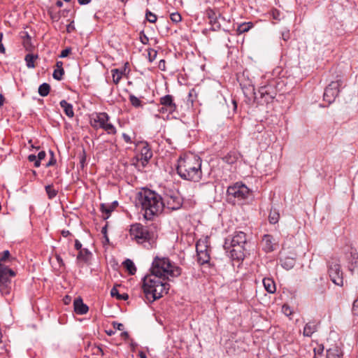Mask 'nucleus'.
<instances>
[{
	"mask_svg": "<svg viewBox=\"0 0 358 358\" xmlns=\"http://www.w3.org/2000/svg\"><path fill=\"white\" fill-rule=\"evenodd\" d=\"M129 100L131 106H134V108H141L143 106L142 101H141L138 97H136L134 94L129 95Z\"/></svg>",
	"mask_w": 358,
	"mask_h": 358,
	"instance_id": "c9c22d12",
	"label": "nucleus"
},
{
	"mask_svg": "<svg viewBox=\"0 0 358 358\" xmlns=\"http://www.w3.org/2000/svg\"><path fill=\"white\" fill-rule=\"evenodd\" d=\"M55 258L57 259V262H58V264H59L60 266H64L65 264H64V262L62 259V258L61 257V256L59 255H55Z\"/></svg>",
	"mask_w": 358,
	"mask_h": 358,
	"instance_id": "603ef678",
	"label": "nucleus"
},
{
	"mask_svg": "<svg viewBox=\"0 0 358 358\" xmlns=\"http://www.w3.org/2000/svg\"><path fill=\"white\" fill-rule=\"evenodd\" d=\"M343 356V352L338 346H334L327 350V358H341Z\"/></svg>",
	"mask_w": 358,
	"mask_h": 358,
	"instance_id": "b1692460",
	"label": "nucleus"
},
{
	"mask_svg": "<svg viewBox=\"0 0 358 358\" xmlns=\"http://www.w3.org/2000/svg\"><path fill=\"white\" fill-rule=\"evenodd\" d=\"M111 74L113 83L117 85L122 79L124 71L120 70L119 69H113L111 70Z\"/></svg>",
	"mask_w": 358,
	"mask_h": 358,
	"instance_id": "2f4dec72",
	"label": "nucleus"
},
{
	"mask_svg": "<svg viewBox=\"0 0 358 358\" xmlns=\"http://www.w3.org/2000/svg\"><path fill=\"white\" fill-rule=\"evenodd\" d=\"M348 259L350 264L349 270L352 274L355 269L358 266V253L356 250L350 249V256L348 257Z\"/></svg>",
	"mask_w": 358,
	"mask_h": 358,
	"instance_id": "aec40b11",
	"label": "nucleus"
},
{
	"mask_svg": "<svg viewBox=\"0 0 358 358\" xmlns=\"http://www.w3.org/2000/svg\"><path fill=\"white\" fill-rule=\"evenodd\" d=\"M117 289L115 287H113L110 290L111 296H115L118 299V295H120Z\"/></svg>",
	"mask_w": 358,
	"mask_h": 358,
	"instance_id": "3c124183",
	"label": "nucleus"
},
{
	"mask_svg": "<svg viewBox=\"0 0 358 358\" xmlns=\"http://www.w3.org/2000/svg\"><path fill=\"white\" fill-rule=\"evenodd\" d=\"M197 260L200 264H207L210 261V255L208 252L207 240H199L196 244Z\"/></svg>",
	"mask_w": 358,
	"mask_h": 358,
	"instance_id": "f8f14e48",
	"label": "nucleus"
},
{
	"mask_svg": "<svg viewBox=\"0 0 358 358\" xmlns=\"http://www.w3.org/2000/svg\"><path fill=\"white\" fill-rule=\"evenodd\" d=\"M46 153L45 151H41L37 155V161L35 162V167H39L41 165V161L45 159Z\"/></svg>",
	"mask_w": 358,
	"mask_h": 358,
	"instance_id": "37998d69",
	"label": "nucleus"
},
{
	"mask_svg": "<svg viewBox=\"0 0 358 358\" xmlns=\"http://www.w3.org/2000/svg\"><path fill=\"white\" fill-rule=\"evenodd\" d=\"M262 243L264 250L266 252H272L275 249V245L276 243L273 237L270 234L264 235Z\"/></svg>",
	"mask_w": 358,
	"mask_h": 358,
	"instance_id": "a211bd4d",
	"label": "nucleus"
},
{
	"mask_svg": "<svg viewBox=\"0 0 358 358\" xmlns=\"http://www.w3.org/2000/svg\"><path fill=\"white\" fill-rule=\"evenodd\" d=\"M282 267L289 270L294 267L295 261L293 258H285L284 260H281Z\"/></svg>",
	"mask_w": 358,
	"mask_h": 358,
	"instance_id": "4c0bfd02",
	"label": "nucleus"
},
{
	"mask_svg": "<svg viewBox=\"0 0 358 358\" xmlns=\"http://www.w3.org/2000/svg\"><path fill=\"white\" fill-rule=\"evenodd\" d=\"M206 13L208 18L209 19V22L211 25V29L213 31H219L221 29L226 32L229 31L227 27H223L222 24L221 23L220 20L226 22V19L219 12L211 8H208L206 11Z\"/></svg>",
	"mask_w": 358,
	"mask_h": 358,
	"instance_id": "9d476101",
	"label": "nucleus"
},
{
	"mask_svg": "<svg viewBox=\"0 0 358 358\" xmlns=\"http://www.w3.org/2000/svg\"><path fill=\"white\" fill-rule=\"evenodd\" d=\"M93 353L96 355L104 356L106 354L103 352V349L99 346H96L93 349Z\"/></svg>",
	"mask_w": 358,
	"mask_h": 358,
	"instance_id": "de8ad7c7",
	"label": "nucleus"
},
{
	"mask_svg": "<svg viewBox=\"0 0 358 358\" xmlns=\"http://www.w3.org/2000/svg\"><path fill=\"white\" fill-rule=\"evenodd\" d=\"M159 103L162 106L159 110L160 113L173 114L177 110V106L174 102V99L172 95L167 94L162 96L159 99Z\"/></svg>",
	"mask_w": 358,
	"mask_h": 358,
	"instance_id": "ddd939ff",
	"label": "nucleus"
},
{
	"mask_svg": "<svg viewBox=\"0 0 358 358\" xmlns=\"http://www.w3.org/2000/svg\"><path fill=\"white\" fill-rule=\"evenodd\" d=\"M164 203V208L171 210H178L182 205V199L178 191L167 189L164 192L162 197Z\"/></svg>",
	"mask_w": 358,
	"mask_h": 358,
	"instance_id": "0eeeda50",
	"label": "nucleus"
},
{
	"mask_svg": "<svg viewBox=\"0 0 358 358\" xmlns=\"http://www.w3.org/2000/svg\"><path fill=\"white\" fill-rule=\"evenodd\" d=\"M75 248L80 251V250H83L82 244L80 243V242L78 240L75 241Z\"/></svg>",
	"mask_w": 358,
	"mask_h": 358,
	"instance_id": "bf43d9fd",
	"label": "nucleus"
},
{
	"mask_svg": "<svg viewBox=\"0 0 358 358\" xmlns=\"http://www.w3.org/2000/svg\"><path fill=\"white\" fill-rule=\"evenodd\" d=\"M61 234L64 237H67L68 236L71 235V232L68 230H62Z\"/></svg>",
	"mask_w": 358,
	"mask_h": 358,
	"instance_id": "680f3d73",
	"label": "nucleus"
},
{
	"mask_svg": "<svg viewBox=\"0 0 358 358\" xmlns=\"http://www.w3.org/2000/svg\"><path fill=\"white\" fill-rule=\"evenodd\" d=\"M314 357L313 358H316L317 356L322 355L324 352V347L322 345H317L316 347L313 348Z\"/></svg>",
	"mask_w": 358,
	"mask_h": 358,
	"instance_id": "79ce46f5",
	"label": "nucleus"
},
{
	"mask_svg": "<svg viewBox=\"0 0 358 358\" xmlns=\"http://www.w3.org/2000/svg\"><path fill=\"white\" fill-rule=\"evenodd\" d=\"M145 18L150 23H155L157 20V15L148 9L145 12Z\"/></svg>",
	"mask_w": 358,
	"mask_h": 358,
	"instance_id": "ea45409f",
	"label": "nucleus"
},
{
	"mask_svg": "<svg viewBox=\"0 0 358 358\" xmlns=\"http://www.w3.org/2000/svg\"><path fill=\"white\" fill-rule=\"evenodd\" d=\"M122 138H123V139L124 140V141L126 143H131V137L128 134L124 133L122 134Z\"/></svg>",
	"mask_w": 358,
	"mask_h": 358,
	"instance_id": "4d7b16f0",
	"label": "nucleus"
},
{
	"mask_svg": "<svg viewBox=\"0 0 358 358\" xmlns=\"http://www.w3.org/2000/svg\"><path fill=\"white\" fill-rule=\"evenodd\" d=\"M5 98L2 94H0V107L3 105Z\"/></svg>",
	"mask_w": 358,
	"mask_h": 358,
	"instance_id": "69168bd1",
	"label": "nucleus"
},
{
	"mask_svg": "<svg viewBox=\"0 0 358 358\" xmlns=\"http://www.w3.org/2000/svg\"><path fill=\"white\" fill-rule=\"evenodd\" d=\"M247 242L246 234L243 231L235 233L231 240L229 239V246L230 247H243Z\"/></svg>",
	"mask_w": 358,
	"mask_h": 358,
	"instance_id": "dca6fc26",
	"label": "nucleus"
},
{
	"mask_svg": "<svg viewBox=\"0 0 358 358\" xmlns=\"http://www.w3.org/2000/svg\"><path fill=\"white\" fill-rule=\"evenodd\" d=\"M227 200L229 203H235L236 199L241 201L248 197L249 188L243 183L236 182L227 188Z\"/></svg>",
	"mask_w": 358,
	"mask_h": 358,
	"instance_id": "423d86ee",
	"label": "nucleus"
},
{
	"mask_svg": "<svg viewBox=\"0 0 358 358\" xmlns=\"http://www.w3.org/2000/svg\"><path fill=\"white\" fill-rule=\"evenodd\" d=\"M123 264L130 275L135 274V273L136 271V268L134 265V263L131 259H126L123 262Z\"/></svg>",
	"mask_w": 358,
	"mask_h": 358,
	"instance_id": "473e14b6",
	"label": "nucleus"
},
{
	"mask_svg": "<svg viewBox=\"0 0 358 358\" xmlns=\"http://www.w3.org/2000/svg\"><path fill=\"white\" fill-rule=\"evenodd\" d=\"M92 0H78L80 5H85L89 3Z\"/></svg>",
	"mask_w": 358,
	"mask_h": 358,
	"instance_id": "e2e57ef3",
	"label": "nucleus"
},
{
	"mask_svg": "<svg viewBox=\"0 0 358 358\" xmlns=\"http://www.w3.org/2000/svg\"><path fill=\"white\" fill-rule=\"evenodd\" d=\"M129 298V296L127 294H120L118 295V299L119 300H127Z\"/></svg>",
	"mask_w": 358,
	"mask_h": 358,
	"instance_id": "052dcab7",
	"label": "nucleus"
},
{
	"mask_svg": "<svg viewBox=\"0 0 358 358\" xmlns=\"http://www.w3.org/2000/svg\"><path fill=\"white\" fill-rule=\"evenodd\" d=\"M56 6L59 8L62 7L63 6V2L60 0L57 1Z\"/></svg>",
	"mask_w": 358,
	"mask_h": 358,
	"instance_id": "774afa93",
	"label": "nucleus"
},
{
	"mask_svg": "<svg viewBox=\"0 0 358 358\" xmlns=\"http://www.w3.org/2000/svg\"><path fill=\"white\" fill-rule=\"evenodd\" d=\"M242 89L245 96L248 99L249 103L257 102V103L260 105L268 104L272 102L278 92L275 81L262 86L257 93L255 92L253 85H250L245 88L243 87Z\"/></svg>",
	"mask_w": 358,
	"mask_h": 358,
	"instance_id": "20e7f679",
	"label": "nucleus"
},
{
	"mask_svg": "<svg viewBox=\"0 0 358 358\" xmlns=\"http://www.w3.org/2000/svg\"><path fill=\"white\" fill-rule=\"evenodd\" d=\"M112 325L114 329L122 331L124 329V325L122 323H119L117 322H113Z\"/></svg>",
	"mask_w": 358,
	"mask_h": 358,
	"instance_id": "8fccbe9b",
	"label": "nucleus"
},
{
	"mask_svg": "<svg viewBox=\"0 0 358 358\" xmlns=\"http://www.w3.org/2000/svg\"><path fill=\"white\" fill-rule=\"evenodd\" d=\"M150 271L151 273L143 279L142 287L146 300L151 303L168 293L170 285L164 280L179 276L181 268L173 265L169 258L156 257Z\"/></svg>",
	"mask_w": 358,
	"mask_h": 358,
	"instance_id": "f257e3e1",
	"label": "nucleus"
},
{
	"mask_svg": "<svg viewBox=\"0 0 358 358\" xmlns=\"http://www.w3.org/2000/svg\"><path fill=\"white\" fill-rule=\"evenodd\" d=\"M263 285L265 289L271 294H273L276 290L275 284L272 278H264L263 279Z\"/></svg>",
	"mask_w": 358,
	"mask_h": 358,
	"instance_id": "a878e982",
	"label": "nucleus"
},
{
	"mask_svg": "<svg viewBox=\"0 0 358 358\" xmlns=\"http://www.w3.org/2000/svg\"><path fill=\"white\" fill-rule=\"evenodd\" d=\"M28 160H29V162H34V163H35V162H36V161H37V156H36V155H33V154L29 155L28 156Z\"/></svg>",
	"mask_w": 358,
	"mask_h": 358,
	"instance_id": "13d9d810",
	"label": "nucleus"
},
{
	"mask_svg": "<svg viewBox=\"0 0 358 358\" xmlns=\"http://www.w3.org/2000/svg\"><path fill=\"white\" fill-rule=\"evenodd\" d=\"M157 55V52L154 50H151L149 52V59L150 62H152Z\"/></svg>",
	"mask_w": 358,
	"mask_h": 358,
	"instance_id": "864d4df0",
	"label": "nucleus"
},
{
	"mask_svg": "<svg viewBox=\"0 0 358 358\" xmlns=\"http://www.w3.org/2000/svg\"><path fill=\"white\" fill-rule=\"evenodd\" d=\"M22 38L23 39V45L27 50H31L34 48V45L31 41V36L28 34V32H23L22 35Z\"/></svg>",
	"mask_w": 358,
	"mask_h": 358,
	"instance_id": "7c9ffc66",
	"label": "nucleus"
},
{
	"mask_svg": "<svg viewBox=\"0 0 358 358\" xmlns=\"http://www.w3.org/2000/svg\"><path fill=\"white\" fill-rule=\"evenodd\" d=\"M60 106L64 109V113L69 117L74 116V112L72 104L68 103L66 100H62L59 103Z\"/></svg>",
	"mask_w": 358,
	"mask_h": 358,
	"instance_id": "cd10ccee",
	"label": "nucleus"
},
{
	"mask_svg": "<svg viewBox=\"0 0 358 358\" xmlns=\"http://www.w3.org/2000/svg\"><path fill=\"white\" fill-rule=\"evenodd\" d=\"M15 259L11 257L10 253L8 250H4L0 253V267H8L3 264L4 262H11Z\"/></svg>",
	"mask_w": 358,
	"mask_h": 358,
	"instance_id": "c85d7f7f",
	"label": "nucleus"
},
{
	"mask_svg": "<svg viewBox=\"0 0 358 358\" xmlns=\"http://www.w3.org/2000/svg\"><path fill=\"white\" fill-rule=\"evenodd\" d=\"M50 91V85L46 83L41 84L38 87V94L41 96H46Z\"/></svg>",
	"mask_w": 358,
	"mask_h": 358,
	"instance_id": "f704fd0d",
	"label": "nucleus"
},
{
	"mask_svg": "<svg viewBox=\"0 0 358 358\" xmlns=\"http://www.w3.org/2000/svg\"><path fill=\"white\" fill-rule=\"evenodd\" d=\"M16 273L8 267H0V292L2 294H9L11 289V278Z\"/></svg>",
	"mask_w": 358,
	"mask_h": 358,
	"instance_id": "6e6552de",
	"label": "nucleus"
},
{
	"mask_svg": "<svg viewBox=\"0 0 358 358\" xmlns=\"http://www.w3.org/2000/svg\"><path fill=\"white\" fill-rule=\"evenodd\" d=\"M103 129L106 131L108 134H115L117 131L114 125L108 122H106Z\"/></svg>",
	"mask_w": 358,
	"mask_h": 358,
	"instance_id": "a19ab883",
	"label": "nucleus"
},
{
	"mask_svg": "<svg viewBox=\"0 0 358 358\" xmlns=\"http://www.w3.org/2000/svg\"><path fill=\"white\" fill-rule=\"evenodd\" d=\"M91 257H92L91 252L88 249L84 248L83 250H80V251H79V253L77 256V260L78 262H83L85 263H87L90 261Z\"/></svg>",
	"mask_w": 358,
	"mask_h": 358,
	"instance_id": "393cba45",
	"label": "nucleus"
},
{
	"mask_svg": "<svg viewBox=\"0 0 358 358\" xmlns=\"http://www.w3.org/2000/svg\"><path fill=\"white\" fill-rule=\"evenodd\" d=\"M74 311L78 315H84L87 313L88 306L85 304L80 297L75 299L73 301Z\"/></svg>",
	"mask_w": 358,
	"mask_h": 358,
	"instance_id": "6ab92c4d",
	"label": "nucleus"
},
{
	"mask_svg": "<svg viewBox=\"0 0 358 358\" xmlns=\"http://www.w3.org/2000/svg\"><path fill=\"white\" fill-rule=\"evenodd\" d=\"M110 120L106 113H96L90 117V125L96 130L104 128L105 124Z\"/></svg>",
	"mask_w": 358,
	"mask_h": 358,
	"instance_id": "4468645a",
	"label": "nucleus"
},
{
	"mask_svg": "<svg viewBox=\"0 0 358 358\" xmlns=\"http://www.w3.org/2000/svg\"><path fill=\"white\" fill-rule=\"evenodd\" d=\"M240 157V152L236 150H231L222 157V160L228 164H234L238 161Z\"/></svg>",
	"mask_w": 358,
	"mask_h": 358,
	"instance_id": "412c9836",
	"label": "nucleus"
},
{
	"mask_svg": "<svg viewBox=\"0 0 358 358\" xmlns=\"http://www.w3.org/2000/svg\"><path fill=\"white\" fill-rule=\"evenodd\" d=\"M201 164L202 160L198 155L186 154L178 161L177 173L182 179L199 182L202 178Z\"/></svg>",
	"mask_w": 358,
	"mask_h": 358,
	"instance_id": "7ed1b4c3",
	"label": "nucleus"
},
{
	"mask_svg": "<svg viewBox=\"0 0 358 358\" xmlns=\"http://www.w3.org/2000/svg\"><path fill=\"white\" fill-rule=\"evenodd\" d=\"M329 275L331 280L336 285L343 286V272L338 260L332 259L329 262Z\"/></svg>",
	"mask_w": 358,
	"mask_h": 358,
	"instance_id": "9b49d317",
	"label": "nucleus"
},
{
	"mask_svg": "<svg viewBox=\"0 0 358 358\" xmlns=\"http://www.w3.org/2000/svg\"><path fill=\"white\" fill-rule=\"evenodd\" d=\"M140 38H141V41L143 44L148 43V42L149 41L148 36L145 34H143V32H142Z\"/></svg>",
	"mask_w": 358,
	"mask_h": 358,
	"instance_id": "5fc2aeb1",
	"label": "nucleus"
},
{
	"mask_svg": "<svg viewBox=\"0 0 358 358\" xmlns=\"http://www.w3.org/2000/svg\"><path fill=\"white\" fill-rule=\"evenodd\" d=\"M170 18L172 20V22L175 23L180 22L182 20V17L180 13H173L170 15Z\"/></svg>",
	"mask_w": 358,
	"mask_h": 358,
	"instance_id": "c03bdc74",
	"label": "nucleus"
},
{
	"mask_svg": "<svg viewBox=\"0 0 358 358\" xmlns=\"http://www.w3.org/2000/svg\"><path fill=\"white\" fill-rule=\"evenodd\" d=\"M352 312L354 315L358 316V298L353 302Z\"/></svg>",
	"mask_w": 358,
	"mask_h": 358,
	"instance_id": "a18cd8bd",
	"label": "nucleus"
},
{
	"mask_svg": "<svg viewBox=\"0 0 358 358\" xmlns=\"http://www.w3.org/2000/svg\"><path fill=\"white\" fill-rule=\"evenodd\" d=\"M129 236L138 244H145V247L151 248L156 239V235L148 227L140 223L133 224L130 227Z\"/></svg>",
	"mask_w": 358,
	"mask_h": 358,
	"instance_id": "39448f33",
	"label": "nucleus"
},
{
	"mask_svg": "<svg viewBox=\"0 0 358 358\" xmlns=\"http://www.w3.org/2000/svg\"><path fill=\"white\" fill-rule=\"evenodd\" d=\"M37 58H38V55H34L32 54H27L24 58L27 66L29 69L34 68L35 67L34 61Z\"/></svg>",
	"mask_w": 358,
	"mask_h": 358,
	"instance_id": "72a5a7b5",
	"label": "nucleus"
},
{
	"mask_svg": "<svg viewBox=\"0 0 358 358\" xmlns=\"http://www.w3.org/2000/svg\"><path fill=\"white\" fill-rule=\"evenodd\" d=\"M6 49L2 44V43H0V53H5Z\"/></svg>",
	"mask_w": 358,
	"mask_h": 358,
	"instance_id": "338daca9",
	"label": "nucleus"
},
{
	"mask_svg": "<svg viewBox=\"0 0 358 358\" xmlns=\"http://www.w3.org/2000/svg\"><path fill=\"white\" fill-rule=\"evenodd\" d=\"M45 192L48 194V196L50 199H52L55 198L57 194V191L53 188L52 185H46L45 187Z\"/></svg>",
	"mask_w": 358,
	"mask_h": 358,
	"instance_id": "e433bc0d",
	"label": "nucleus"
},
{
	"mask_svg": "<svg viewBox=\"0 0 358 358\" xmlns=\"http://www.w3.org/2000/svg\"><path fill=\"white\" fill-rule=\"evenodd\" d=\"M71 48H66L61 52V53L59 55V57L60 58L66 57L71 53Z\"/></svg>",
	"mask_w": 358,
	"mask_h": 358,
	"instance_id": "09e8293b",
	"label": "nucleus"
},
{
	"mask_svg": "<svg viewBox=\"0 0 358 358\" xmlns=\"http://www.w3.org/2000/svg\"><path fill=\"white\" fill-rule=\"evenodd\" d=\"M253 27V23L251 22H243L239 24L236 29V33L238 35L248 32L250 29Z\"/></svg>",
	"mask_w": 358,
	"mask_h": 358,
	"instance_id": "c756f323",
	"label": "nucleus"
},
{
	"mask_svg": "<svg viewBox=\"0 0 358 358\" xmlns=\"http://www.w3.org/2000/svg\"><path fill=\"white\" fill-rule=\"evenodd\" d=\"M224 248L226 249H229V250L230 249L229 252H230L231 257L233 259L241 260V259H244L245 248H243V247L234 248V247L229 246V239L228 238H227L225 241Z\"/></svg>",
	"mask_w": 358,
	"mask_h": 358,
	"instance_id": "f3484780",
	"label": "nucleus"
},
{
	"mask_svg": "<svg viewBox=\"0 0 358 358\" xmlns=\"http://www.w3.org/2000/svg\"><path fill=\"white\" fill-rule=\"evenodd\" d=\"M317 331V324L315 322H308L303 329V335L310 337L314 332Z\"/></svg>",
	"mask_w": 358,
	"mask_h": 358,
	"instance_id": "bb28decb",
	"label": "nucleus"
},
{
	"mask_svg": "<svg viewBox=\"0 0 358 358\" xmlns=\"http://www.w3.org/2000/svg\"><path fill=\"white\" fill-rule=\"evenodd\" d=\"M279 217V213L275 210H271L268 215L269 222L271 224H275L278 222Z\"/></svg>",
	"mask_w": 358,
	"mask_h": 358,
	"instance_id": "58836bf2",
	"label": "nucleus"
},
{
	"mask_svg": "<svg viewBox=\"0 0 358 358\" xmlns=\"http://www.w3.org/2000/svg\"><path fill=\"white\" fill-rule=\"evenodd\" d=\"M50 154L51 155V158L49 160V162L47 163L46 167L53 166L56 164V159H55V157H54V152L52 150H50Z\"/></svg>",
	"mask_w": 358,
	"mask_h": 358,
	"instance_id": "49530a36",
	"label": "nucleus"
},
{
	"mask_svg": "<svg viewBox=\"0 0 358 358\" xmlns=\"http://www.w3.org/2000/svg\"><path fill=\"white\" fill-rule=\"evenodd\" d=\"M138 147L140 149V155L137 157V159L141 161L143 166H145L152 157V152L147 142H140Z\"/></svg>",
	"mask_w": 358,
	"mask_h": 358,
	"instance_id": "2eb2a0df",
	"label": "nucleus"
},
{
	"mask_svg": "<svg viewBox=\"0 0 358 358\" xmlns=\"http://www.w3.org/2000/svg\"><path fill=\"white\" fill-rule=\"evenodd\" d=\"M138 203L144 211L143 216L147 220H152L159 215L164 208L162 196L148 188H143L138 193Z\"/></svg>",
	"mask_w": 358,
	"mask_h": 358,
	"instance_id": "f03ea898",
	"label": "nucleus"
},
{
	"mask_svg": "<svg viewBox=\"0 0 358 358\" xmlns=\"http://www.w3.org/2000/svg\"><path fill=\"white\" fill-rule=\"evenodd\" d=\"M56 69H55L52 76L54 79L57 80H62L63 76L64 74V70L63 69V62L62 61H57L56 62Z\"/></svg>",
	"mask_w": 358,
	"mask_h": 358,
	"instance_id": "5701e85b",
	"label": "nucleus"
},
{
	"mask_svg": "<svg viewBox=\"0 0 358 358\" xmlns=\"http://www.w3.org/2000/svg\"><path fill=\"white\" fill-rule=\"evenodd\" d=\"M118 206V202L117 201H113L110 204L101 203V210L103 213H106V216L103 217L104 220L108 219L110 213L114 210V209Z\"/></svg>",
	"mask_w": 358,
	"mask_h": 358,
	"instance_id": "4be33fe9",
	"label": "nucleus"
},
{
	"mask_svg": "<svg viewBox=\"0 0 358 358\" xmlns=\"http://www.w3.org/2000/svg\"><path fill=\"white\" fill-rule=\"evenodd\" d=\"M289 36H290V34H289V31L282 33V38L285 41H287L289 38Z\"/></svg>",
	"mask_w": 358,
	"mask_h": 358,
	"instance_id": "6e6d98bb",
	"label": "nucleus"
},
{
	"mask_svg": "<svg viewBox=\"0 0 358 358\" xmlns=\"http://www.w3.org/2000/svg\"><path fill=\"white\" fill-rule=\"evenodd\" d=\"M342 84L343 81L340 76H337L336 80L331 82L324 90V101L329 104L333 103L340 92V87Z\"/></svg>",
	"mask_w": 358,
	"mask_h": 358,
	"instance_id": "1a4fd4ad",
	"label": "nucleus"
},
{
	"mask_svg": "<svg viewBox=\"0 0 358 358\" xmlns=\"http://www.w3.org/2000/svg\"><path fill=\"white\" fill-rule=\"evenodd\" d=\"M71 301V297L69 296H66L64 299V302L65 304H69Z\"/></svg>",
	"mask_w": 358,
	"mask_h": 358,
	"instance_id": "0e129e2a",
	"label": "nucleus"
}]
</instances>
